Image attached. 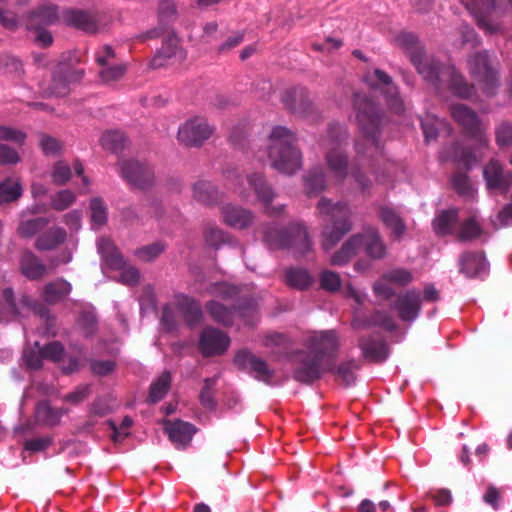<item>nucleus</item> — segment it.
Listing matches in <instances>:
<instances>
[{"label": "nucleus", "mask_w": 512, "mask_h": 512, "mask_svg": "<svg viewBox=\"0 0 512 512\" xmlns=\"http://www.w3.org/2000/svg\"><path fill=\"white\" fill-rule=\"evenodd\" d=\"M354 107L356 120L365 142L364 144L360 141L356 143L357 160L360 162L359 165H364L366 162L372 165L374 158L382 154L378 139L379 110L371 100L360 94H355ZM347 137V129L335 123L329 126L327 134L320 140V146L326 151L328 171L338 182L350 174L362 188H367L370 180L361 172L358 164L348 169L347 155L342 150V143Z\"/></svg>", "instance_id": "obj_1"}, {"label": "nucleus", "mask_w": 512, "mask_h": 512, "mask_svg": "<svg viewBox=\"0 0 512 512\" xmlns=\"http://www.w3.org/2000/svg\"><path fill=\"white\" fill-rule=\"evenodd\" d=\"M305 350L296 355L294 377L303 383H312L332 369L333 358L339 348L334 330L315 331L304 341Z\"/></svg>", "instance_id": "obj_2"}, {"label": "nucleus", "mask_w": 512, "mask_h": 512, "mask_svg": "<svg viewBox=\"0 0 512 512\" xmlns=\"http://www.w3.org/2000/svg\"><path fill=\"white\" fill-rule=\"evenodd\" d=\"M400 41L407 46V53L418 73L437 90L443 87L453 94L466 98L471 95V87L458 74L453 66L440 67L433 56L426 55L423 47L412 34H404Z\"/></svg>", "instance_id": "obj_3"}, {"label": "nucleus", "mask_w": 512, "mask_h": 512, "mask_svg": "<svg viewBox=\"0 0 512 512\" xmlns=\"http://www.w3.org/2000/svg\"><path fill=\"white\" fill-rule=\"evenodd\" d=\"M295 134L283 126L272 129L266 153L271 166L280 173L292 175L302 167V154L295 146Z\"/></svg>", "instance_id": "obj_4"}, {"label": "nucleus", "mask_w": 512, "mask_h": 512, "mask_svg": "<svg viewBox=\"0 0 512 512\" xmlns=\"http://www.w3.org/2000/svg\"><path fill=\"white\" fill-rule=\"evenodd\" d=\"M317 210L321 216L330 217L332 221L323 230L322 246L324 250L329 251L351 230V212L346 204L332 203L326 198L319 201Z\"/></svg>", "instance_id": "obj_5"}, {"label": "nucleus", "mask_w": 512, "mask_h": 512, "mask_svg": "<svg viewBox=\"0 0 512 512\" xmlns=\"http://www.w3.org/2000/svg\"><path fill=\"white\" fill-rule=\"evenodd\" d=\"M263 239L271 249H293L301 255L312 247L306 228L301 223H294L285 230L270 224L264 229Z\"/></svg>", "instance_id": "obj_6"}, {"label": "nucleus", "mask_w": 512, "mask_h": 512, "mask_svg": "<svg viewBox=\"0 0 512 512\" xmlns=\"http://www.w3.org/2000/svg\"><path fill=\"white\" fill-rule=\"evenodd\" d=\"M233 185L234 192L245 201H249L251 196L250 190H253L258 201L265 206L266 212L269 215H278L284 210V206H271L275 193L261 173H251L245 178L236 176Z\"/></svg>", "instance_id": "obj_7"}, {"label": "nucleus", "mask_w": 512, "mask_h": 512, "mask_svg": "<svg viewBox=\"0 0 512 512\" xmlns=\"http://www.w3.org/2000/svg\"><path fill=\"white\" fill-rule=\"evenodd\" d=\"M215 128L201 116L187 119L179 126L177 139L187 147H200L213 135Z\"/></svg>", "instance_id": "obj_8"}, {"label": "nucleus", "mask_w": 512, "mask_h": 512, "mask_svg": "<svg viewBox=\"0 0 512 512\" xmlns=\"http://www.w3.org/2000/svg\"><path fill=\"white\" fill-rule=\"evenodd\" d=\"M119 172L131 186L146 189L154 183V171L146 162L126 160L119 163Z\"/></svg>", "instance_id": "obj_9"}, {"label": "nucleus", "mask_w": 512, "mask_h": 512, "mask_svg": "<svg viewBox=\"0 0 512 512\" xmlns=\"http://www.w3.org/2000/svg\"><path fill=\"white\" fill-rule=\"evenodd\" d=\"M235 365L247 371L250 375L259 381H263L267 384L272 383L274 371L271 370L267 363L256 355L249 351H239L234 358Z\"/></svg>", "instance_id": "obj_10"}, {"label": "nucleus", "mask_w": 512, "mask_h": 512, "mask_svg": "<svg viewBox=\"0 0 512 512\" xmlns=\"http://www.w3.org/2000/svg\"><path fill=\"white\" fill-rule=\"evenodd\" d=\"M229 345V336L219 329L207 327L200 334L199 349L206 357L223 354Z\"/></svg>", "instance_id": "obj_11"}, {"label": "nucleus", "mask_w": 512, "mask_h": 512, "mask_svg": "<svg viewBox=\"0 0 512 512\" xmlns=\"http://www.w3.org/2000/svg\"><path fill=\"white\" fill-rule=\"evenodd\" d=\"M421 304V293L413 289L400 293L393 304V309L402 321L413 322L421 311Z\"/></svg>", "instance_id": "obj_12"}, {"label": "nucleus", "mask_w": 512, "mask_h": 512, "mask_svg": "<svg viewBox=\"0 0 512 512\" xmlns=\"http://www.w3.org/2000/svg\"><path fill=\"white\" fill-rule=\"evenodd\" d=\"M186 58V52L182 49L176 36L168 37L161 49L152 60L154 68L180 64Z\"/></svg>", "instance_id": "obj_13"}, {"label": "nucleus", "mask_w": 512, "mask_h": 512, "mask_svg": "<svg viewBox=\"0 0 512 512\" xmlns=\"http://www.w3.org/2000/svg\"><path fill=\"white\" fill-rule=\"evenodd\" d=\"M366 82L376 88L385 89V94L391 108L400 113L404 110L403 101L398 97L397 88L393 85L391 77L382 70L376 69L366 76Z\"/></svg>", "instance_id": "obj_14"}, {"label": "nucleus", "mask_w": 512, "mask_h": 512, "mask_svg": "<svg viewBox=\"0 0 512 512\" xmlns=\"http://www.w3.org/2000/svg\"><path fill=\"white\" fill-rule=\"evenodd\" d=\"M282 101L293 112L300 114L306 119L314 120L313 115L317 113V109L309 100L304 89L287 90L282 96Z\"/></svg>", "instance_id": "obj_15"}, {"label": "nucleus", "mask_w": 512, "mask_h": 512, "mask_svg": "<svg viewBox=\"0 0 512 512\" xmlns=\"http://www.w3.org/2000/svg\"><path fill=\"white\" fill-rule=\"evenodd\" d=\"M223 222L234 229H245L254 222L252 211L241 206L228 203L220 208Z\"/></svg>", "instance_id": "obj_16"}, {"label": "nucleus", "mask_w": 512, "mask_h": 512, "mask_svg": "<svg viewBox=\"0 0 512 512\" xmlns=\"http://www.w3.org/2000/svg\"><path fill=\"white\" fill-rule=\"evenodd\" d=\"M359 234L361 235V250L369 258L380 260L386 256V245L376 228H367Z\"/></svg>", "instance_id": "obj_17"}, {"label": "nucleus", "mask_w": 512, "mask_h": 512, "mask_svg": "<svg viewBox=\"0 0 512 512\" xmlns=\"http://www.w3.org/2000/svg\"><path fill=\"white\" fill-rule=\"evenodd\" d=\"M164 431L169 439L178 447L186 446L196 432V428L185 421H165Z\"/></svg>", "instance_id": "obj_18"}, {"label": "nucleus", "mask_w": 512, "mask_h": 512, "mask_svg": "<svg viewBox=\"0 0 512 512\" xmlns=\"http://www.w3.org/2000/svg\"><path fill=\"white\" fill-rule=\"evenodd\" d=\"M81 75V72L71 70L68 65H61L53 75L50 93L58 97L67 95L69 83L78 81Z\"/></svg>", "instance_id": "obj_19"}, {"label": "nucleus", "mask_w": 512, "mask_h": 512, "mask_svg": "<svg viewBox=\"0 0 512 512\" xmlns=\"http://www.w3.org/2000/svg\"><path fill=\"white\" fill-rule=\"evenodd\" d=\"M351 325L354 329H364L373 325L381 326L387 330H393L396 327L395 320L388 313L377 311L371 318H365L358 308H354Z\"/></svg>", "instance_id": "obj_20"}, {"label": "nucleus", "mask_w": 512, "mask_h": 512, "mask_svg": "<svg viewBox=\"0 0 512 512\" xmlns=\"http://www.w3.org/2000/svg\"><path fill=\"white\" fill-rule=\"evenodd\" d=\"M61 20L68 26L81 29L85 32H95L96 22L90 14L78 10H65L61 14Z\"/></svg>", "instance_id": "obj_21"}, {"label": "nucleus", "mask_w": 512, "mask_h": 512, "mask_svg": "<svg viewBox=\"0 0 512 512\" xmlns=\"http://www.w3.org/2000/svg\"><path fill=\"white\" fill-rule=\"evenodd\" d=\"M361 250V235L349 237L331 257V263L336 266L346 265Z\"/></svg>", "instance_id": "obj_22"}, {"label": "nucleus", "mask_w": 512, "mask_h": 512, "mask_svg": "<svg viewBox=\"0 0 512 512\" xmlns=\"http://www.w3.org/2000/svg\"><path fill=\"white\" fill-rule=\"evenodd\" d=\"M4 298L7 301L11 312L15 316H26L28 313L33 312L35 314H40L42 317V309L40 305H38L35 301H33L28 296H22L18 303L14 301L13 291L11 289L4 290Z\"/></svg>", "instance_id": "obj_23"}, {"label": "nucleus", "mask_w": 512, "mask_h": 512, "mask_svg": "<svg viewBox=\"0 0 512 512\" xmlns=\"http://www.w3.org/2000/svg\"><path fill=\"white\" fill-rule=\"evenodd\" d=\"M71 290V284L60 278L45 285L42 298L45 302L54 304L65 299Z\"/></svg>", "instance_id": "obj_24"}, {"label": "nucleus", "mask_w": 512, "mask_h": 512, "mask_svg": "<svg viewBox=\"0 0 512 512\" xmlns=\"http://www.w3.org/2000/svg\"><path fill=\"white\" fill-rule=\"evenodd\" d=\"M175 302L188 325L193 326L200 322L202 312L200 305L196 301L185 295H177Z\"/></svg>", "instance_id": "obj_25"}, {"label": "nucleus", "mask_w": 512, "mask_h": 512, "mask_svg": "<svg viewBox=\"0 0 512 512\" xmlns=\"http://www.w3.org/2000/svg\"><path fill=\"white\" fill-rule=\"evenodd\" d=\"M379 217L385 226L391 230L396 239H400L406 232V225L397 211L389 206H382Z\"/></svg>", "instance_id": "obj_26"}, {"label": "nucleus", "mask_w": 512, "mask_h": 512, "mask_svg": "<svg viewBox=\"0 0 512 512\" xmlns=\"http://www.w3.org/2000/svg\"><path fill=\"white\" fill-rule=\"evenodd\" d=\"M20 268L23 275L31 280L39 279L47 273L46 266L31 252L22 254Z\"/></svg>", "instance_id": "obj_27"}, {"label": "nucleus", "mask_w": 512, "mask_h": 512, "mask_svg": "<svg viewBox=\"0 0 512 512\" xmlns=\"http://www.w3.org/2000/svg\"><path fill=\"white\" fill-rule=\"evenodd\" d=\"M453 118L463 126V128L470 134L477 133L479 128V120L477 115L467 106L458 104L452 108Z\"/></svg>", "instance_id": "obj_28"}, {"label": "nucleus", "mask_w": 512, "mask_h": 512, "mask_svg": "<svg viewBox=\"0 0 512 512\" xmlns=\"http://www.w3.org/2000/svg\"><path fill=\"white\" fill-rule=\"evenodd\" d=\"M313 282V276L304 268L290 267L285 271V283L293 289L305 290Z\"/></svg>", "instance_id": "obj_29"}, {"label": "nucleus", "mask_w": 512, "mask_h": 512, "mask_svg": "<svg viewBox=\"0 0 512 512\" xmlns=\"http://www.w3.org/2000/svg\"><path fill=\"white\" fill-rule=\"evenodd\" d=\"M68 410L64 408H53L47 402H40L35 411L36 419L39 423L48 426L57 425L63 415L67 414Z\"/></svg>", "instance_id": "obj_30"}, {"label": "nucleus", "mask_w": 512, "mask_h": 512, "mask_svg": "<svg viewBox=\"0 0 512 512\" xmlns=\"http://www.w3.org/2000/svg\"><path fill=\"white\" fill-rule=\"evenodd\" d=\"M97 250L108 266L111 268L122 267L123 257L109 238H99L97 240Z\"/></svg>", "instance_id": "obj_31"}, {"label": "nucleus", "mask_w": 512, "mask_h": 512, "mask_svg": "<svg viewBox=\"0 0 512 512\" xmlns=\"http://www.w3.org/2000/svg\"><path fill=\"white\" fill-rule=\"evenodd\" d=\"M23 193L21 182L16 177H8L0 182V205L17 201Z\"/></svg>", "instance_id": "obj_32"}, {"label": "nucleus", "mask_w": 512, "mask_h": 512, "mask_svg": "<svg viewBox=\"0 0 512 512\" xmlns=\"http://www.w3.org/2000/svg\"><path fill=\"white\" fill-rule=\"evenodd\" d=\"M66 236L63 228L53 227L38 237L36 247L39 250H53L64 242Z\"/></svg>", "instance_id": "obj_33"}, {"label": "nucleus", "mask_w": 512, "mask_h": 512, "mask_svg": "<svg viewBox=\"0 0 512 512\" xmlns=\"http://www.w3.org/2000/svg\"><path fill=\"white\" fill-rule=\"evenodd\" d=\"M193 198L203 204L212 205L217 202L219 193L217 188L208 181H198L193 185Z\"/></svg>", "instance_id": "obj_34"}, {"label": "nucleus", "mask_w": 512, "mask_h": 512, "mask_svg": "<svg viewBox=\"0 0 512 512\" xmlns=\"http://www.w3.org/2000/svg\"><path fill=\"white\" fill-rule=\"evenodd\" d=\"M360 348L363 355L374 361H384L387 356V347L383 341L372 338L362 339Z\"/></svg>", "instance_id": "obj_35"}, {"label": "nucleus", "mask_w": 512, "mask_h": 512, "mask_svg": "<svg viewBox=\"0 0 512 512\" xmlns=\"http://www.w3.org/2000/svg\"><path fill=\"white\" fill-rule=\"evenodd\" d=\"M58 20V13L56 7L53 5L44 6L37 12L33 13L29 22L28 28H38L41 26L52 25Z\"/></svg>", "instance_id": "obj_36"}, {"label": "nucleus", "mask_w": 512, "mask_h": 512, "mask_svg": "<svg viewBox=\"0 0 512 512\" xmlns=\"http://www.w3.org/2000/svg\"><path fill=\"white\" fill-rule=\"evenodd\" d=\"M218 378L219 376H214L204 379L203 387L199 395L201 405L210 411L215 410L217 407V401L215 400V388Z\"/></svg>", "instance_id": "obj_37"}, {"label": "nucleus", "mask_w": 512, "mask_h": 512, "mask_svg": "<svg viewBox=\"0 0 512 512\" xmlns=\"http://www.w3.org/2000/svg\"><path fill=\"white\" fill-rule=\"evenodd\" d=\"M90 220L93 229H97L106 224L108 219L107 206L100 197H94L90 200Z\"/></svg>", "instance_id": "obj_38"}, {"label": "nucleus", "mask_w": 512, "mask_h": 512, "mask_svg": "<svg viewBox=\"0 0 512 512\" xmlns=\"http://www.w3.org/2000/svg\"><path fill=\"white\" fill-rule=\"evenodd\" d=\"M457 217L458 212L455 209L442 211L433 221L435 232L439 235L449 234L452 231V227L456 222Z\"/></svg>", "instance_id": "obj_39"}, {"label": "nucleus", "mask_w": 512, "mask_h": 512, "mask_svg": "<svg viewBox=\"0 0 512 512\" xmlns=\"http://www.w3.org/2000/svg\"><path fill=\"white\" fill-rule=\"evenodd\" d=\"M171 383V377L169 372H164L161 374L158 379L151 384L150 393H149V401L151 403H156L164 398L167 394Z\"/></svg>", "instance_id": "obj_40"}, {"label": "nucleus", "mask_w": 512, "mask_h": 512, "mask_svg": "<svg viewBox=\"0 0 512 512\" xmlns=\"http://www.w3.org/2000/svg\"><path fill=\"white\" fill-rule=\"evenodd\" d=\"M480 234L479 222L477 215H471L465 219L458 231V239L463 242L471 241Z\"/></svg>", "instance_id": "obj_41"}, {"label": "nucleus", "mask_w": 512, "mask_h": 512, "mask_svg": "<svg viewBox=\"0 0 512 512\" xmlns=\"http://www.w3.org/2000/svg\"><path fill=\"white\" fill-rule=\"evenodd\" d=\"M76 201V194L69 190L63 189L54 193L50 198V206L57 211H63L72 206Z\"/></svg>", "instance_id": "obj_42"}, {"label": "nucleus", "mask_w": 512, "mask_h": 512, "mask_svg": "<svg viewBox=\"0 0 512 512\" xmlns=\"http://www.w3.org/2000/svg\"><path fill=\"white\" fill-rule=\"evenodd\" d=\"M48 222L49 220L45 217H37L27 220L23 219L19 224L18 233L23 237L30 238L43 229Z\"/></svg>", "instance_id": "obj_43"}, {"label": "nucleus", "mask_w": 512, "mask_h": 512, "mask_svg": "<svg viewBox=\"0 0 512 512\" xmlns=\"http://www.w3.org/2000/svg\"><path fill=\"white\" fill-rule=\"evenodd\" d=\"M325 185V175L320 168L313 169L305 176V187L309 194L321 192Z\"/></svg>", "instance_id": "obj_44"}, {"label": "nucleus", "mask_w": 512, "mask_h": 512, "mask_svg": "<svg viewBox=\"0 0 512 512\" xmlns=\"http://www.w3.org/2000/svg\"><path fill=\"white\" fill-rule=\"evenodd\" d=\"M72 176L70 166L64 161L56 162L50 172L51 180L56 185L66 184Z\"/></svg>", "instance_id": "obj_45"}, {"label": "nucleus", "mask_w": 512, "mask_h": 512, "mask_svg": "<svg viewBox=\"0 0 512 512\" xmlns=\"http://www.w3.org/2000/svg\"><path fill=\"white\" fill-rule=\"evenodd\" d=\"M204 237L206 243L214 248H219L228 240V235L221 228L210 224L204 230Z\"/></svg>", "instance_id": "obj_46"}, {"label": "nucleus", "mask_w": 512, "mask_h": 512, "mask_svg": "<svg viewBox=\"0 0 512 512\" xmlns=\"http://www.w3.org/2000/svg\"><path fill=\"white\" fill-rule=\"evenodd\" d=\"M125 142L124 133L118 130L107 131L101 137V145L108 150L117 151Z\"/></svg>", "instance_id": "obj_47"}, {"label": "nucleus", "mask_w": 512, "mask_h": 512, "mask_svg": "<svg viewBox=\"0 0 512 512\" xmlns=\"http://www.w3.org/2000/svg\"><path fill=\"white\" fill-rule=\"evenodd\" d=\"M125 71L126 66L124 64H110L100 69L99 76L104 83L110 84L119 80L124 75Z\"/></svg>", "instance_id": "obj_48"}, {"label": "nucleus", "mask_w": 512, "mask_h": 512, "mask_svg": "<svg viewBox=\"0 0 512 512\" xmlns=\"http://www.w3.org/2000/svg\"><path fill=\"white\" fill-rule=\"evenodd\" d=\"M207 309L211 315V317L224 325H228L232 322V314L233 312L223 305L217 303L216 301H211L207 305Z\"/></svg>", "instance_id": "obj_49"}, {"label": "nucleus", "mask_w": 512, "mask_h": 512, "mask_svg": "<svg viewBox=\"0 0 512 512\" xmlns=\"http://www.w3.org/2000/svg\"><path fill=\"white\" fill-rule=\"evenodd\" d=\"M358 366L355 361L341 363L335 370V374L346 386H350L355 382V371Z\"/></svg>", "instance_id": "obj_50"}, {"label": "nucleus", "mask_w": 512, "mask_h": 512, "mask_svg": "<svg viewBox=\"0 0 512 512\" xmlns=\"http://www.w3.org/2000/svg\"><path fill=\"white\" fill-rule=\"evenodd\" d=\"M384 279L398 286H406L413 281V275L407 269L396 268L385 272Z\"/></svg>", "instance_id": "obj_51"}, {"label": "nucleus", "mask_w": 512, "mask_h": 512, "mask_svg": "<svg viewBox=\"0 0 512 512\" xmlns=\"http://www.w3.org/2000/svg\"><path fill=\"white\" fill-rule=\"evenodd\" d=\"M166 246L161 242H155L150 245L139 248L136 251V256L138 259L150 262L156 259L160 254H162L165 250Z\"/></svg>", "instance_id": "obj_52"}, {"label": "nucleus", "mask_w": 512, "mask_h": 512, "mask_svg": "<svg viewBox=\"0 0 512 512\" xmlns=\"http://www.w3.org/2000/svg\"><path fill=\"white\" fill-rule=\"evenodd\" d=\"M452 183L456 191L464 197H474L477 190L472 187L469 178L465 174H456L452 178Z\"/></svg>", "instance_id": "obj_53"}, {"label": "nucleus", "mask_w": 512, "mask_h": 512, "mask_svg": "<svg viewBox=\"0 0 512 512\" xmlns=\"http://www.w3.org/2000/svg\"><path fill=\"white\" fill-rule=\"evenodd\" d=\"M480 269V261L476 254L466 253L461 258V271L467 277H476Z\"/></svg>", "instance_id": "obj_54"}, {"label": "nucleus", "mask_w": 512, "mask_h": 512, "mask_svg": "<svg viewBox=\"0 0 512 512\" xmlns=\"http://www.w3.org/2000/svg\"><path fill=\"white\" fill-rule=\"evenodd\" d=\"M26 140V134L18 129L9 126H0V141L13 142L23 145Z\"/></svg>", "instance_id": "obj_55"}, {"label": "nucleus", "mask_w": 512, "mask_h": 512, "mask_svg": "<svg viewBox=\"0 0 512 512\" xmlns=\"http://www.w3.org/2000/svg\"><path fill=\"white\" fill-rule=\"evenodd\" d=\"M24 359L30 369H39L42 366V360L45 359V356H43L42 347L39 346L38 342L34 343V348L25 351Z\"/></svg>", "instance_id": "obj_56"}, {"label": "nucleus", "mask_w": 512, "mask_h": 512, "mask_svg": "<svg viewBox=\"0 0 512 512\" xmlns=\"http://www.w3.org/2000/svg\"><path fill=\"white\" fill-rule=\"evenodd\" d=\"M78 325L85 337L91 336L96 331L97 327L95 314L91 311L82 313L78 320Z\"/></svg>", "instance_id": "obj_57"}, {"label": "nucleus", "mask_w": 512, "mask_h": 512, "mask_svg": "<svg viewBox=\"0 0 512 512\" xmlns=\"http://www.w3.org/2000/svg\"><path fill=\"white\" fill-rule=\"evenodd\" d=\"M320 285L324 290L337 291L341 286L339 274L333 271H323L320 275Z\"/></svg>", "instance_id": "obj_58"}, {"label": "nucleus", "mask_w": 512, "mask_h": 512, "mask_svg": "<svg viewBox=\"0 0 512 512\" xmlns=\"http://www.w3.org/2000/svg\"><path fill=\"white\" fill-rule=\"evenodd\" d=\"M442 121L434 117H427L421 122L423 133L426 141L436 139L439 131V127L442 125Z\"/></svg>", "instance_id": "obj_59"}, {"label": "nucleus", "mask_w": 512, "mask_h": 512, "mask_svg": "<svg viewBox=\"0 0 512 512\" xmlns=\"http://www.w3.org/2000/svg\"><path fill=\"white\" fill-rule=\"evenodd\" d=\"M21 160L19 153L16 149L6 145L0 144V164L1 165H15Z\"/></svg>", "instance_id": "obj_60"}, {"label": "nucleus", "mask_w": 512, "mask_h": 512, "mask_svg": "<svg viewBox=\"0 0 512 512\" xmlns=\"http://www.w3.org/2000/svg\"><path fill=\"white\" fill-rule=\"evenodd\" d=\"M40 147H41L43 153L47 156H55L62 149V145L60 144V142L57 139L47 136V135L41 136Z\"/></svg>", "instance_id": "obj_61"}, {"label": "nucleus", "mask_w": 512, "mask_h": 512, "mask_svg": "<svg viewBox=\"0 0 512 512\" xmlns=\"http://www.w3.org/2000/svg\"><path fill=\"white\" fill-rule=\"evenodd\" d=\"M121 270L119 281L126 285H134L140 279L139 271L133 266H125V262L123 261L122 267L119 268Z\"/></svg>", "instance_id": "obj_62"}, {"label": "nucleus", "mask_w": 512, "mask_h": 512, "mask_svg": "<svg viewBox=\"0 0 512 512\" xmlns=\"http://www.w3.org/2000/svg\"><path fill=\"white\" fill-rule=\"evenodd\" d=\"M42 351L45 359L59 361L64 354V347L61 343L54 341L42 347Z\"/></svg>", "instance_id": "obj_63"}, {"label": "nucleus", "mask_w": 512, "mask_h": 512, "mask_svg": "<svg viewBox=\"0 0 512 512\" xmlns=\"http://www.w3.org/2000/svg\"><path fill=\"white\" fill-rule=\"evenodd\" d=\"M391 282L388 279H384V274L382 277L377 280L373 285V291L376 296L383 297L385 299H389L394 295V289L391 287Z\"/></svg>", "instance_id": "obj_64"}]
</instances>
